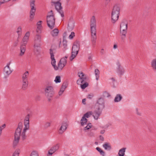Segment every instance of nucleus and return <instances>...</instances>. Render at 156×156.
Masks as SVG:
<instances>
[{"instance_id":"1","label":"nucleus","mask_w":156,"mask_h":156,"mask_svg":"<svg viewBox=\"0 0 156 156\" xmlns=\"http://www.w3.org/2000/svg\"><path fill=\"white\" fill-rule=\"evenodd\" d=\"M90 26V27L92 44L93 46L94 47L95 45L97 37L96 35V20L94 16H92L91 18Z\"/></svg>"},{"instance_id":"2","label":"nucleus","mask_w":156,"mask_h":156,"mask_svg":"<svg viewBox=\"0 0 156 156\" xmlns=\"http://www.w3.org/2000/svg\"><path fill=\"white\" fill-rule=\"evenodd\" d=\"M23 128V123L21 122L19 123L18 126L14 134V140L13 142V147H15L19 143L22 129Z\"/></svg>"},{"instance_id":"3","label":"nucleus","mask_w":156,"mask_h":156,"mask_svg":"<svg viewBox=\"0 0 156 156\" xmlns=\"http://www.w3.org/2000/svg\"><path fill=\"white\" fill-rule=\"evenodd\" d=\"M47 23L48 27L51 30L55 27V19L52 10L47 16Z\"/></svg>"},{"instance_id":"4","label":"nucleus","mask_w":156,"mask_h":156,"mask_svg":"<svg viewBox=\"0 0 156 156\" xmlns=\"http://www.w3.org/2000/svg\"><path fill=\"white\" fill-rule=\"evenodd\" d=\"M44 91L45 96L47 98L48 101H50L55 94L53 87L51 86H47L45 88Z\"/></svg>"},{"instance_id":"5","label":"nucleus","mask_w":156,"mask_h":156,"mask_svg":"<svg viewBox=\"0 0 156 156\" xmlns=\"http://www.w3.org/2000/svg\"><path fill=\"white\" fill-rule=\"evenodd\" d=\"M119 12V7L116 5L114 6L111 14L112 21L113 23H115L118 20Z\"/></svg>"},{"instance_id":"6","label":"nucleus","mask_w":156,"mask_h":156,"mask_svg":"<svg viewBox=\"0 0 156 156\" xmlns=\"http://www.w3.org/2000/svg\"><path fill=\"white\" fill-rule=\"evenodd\" d=\"M61 0H51L52 5H54L56 10L60 14L62 17H64L63 12L62 11V7L61 6Z\"/></svg>"},{"instance_id":"7","label":"nucleus","mask_w":156,"mask_h":156,"mask_svg":"<svg viewBox=\"0 0 156 156\" xmlns=\"http://www.w3.org/2000/svg\"><path fill=\"white\" fill-rule=\"evenodd\" d=\"M35 0H30V12L29 19V20L30 21L33 20L36 11V8L35 7Z\"/></svg>"},{"instance_id":"8","label":"nucleus","mask_w":156,"mask_h":156,"mask_svg":"<svg viewBox=\"0 0 156 156\" xmlns=\"http://www.w3.org/2000/svg\"><path fill=\"white\" fill-rule=\"evenodd\" d=\"M95 108L102 110L105 107V103L103 98H100L97 100L95 105Z\"/></svg>"},{"instance_id":"9","label":"nucleus","mask_w":156,"mask_h":156,"mask_svg":"<svg viewBox=\"0 0 156 156\" xmlns=\"http://www.w3.org/2000/svg\"><path fill=\"white\" fill-rule=\"evenodd\" d=\"M29 121H24V125L25 127L23 129V131L21 135L23 140L25 139V132L27 130L29 129Z\"/></svg>"},{"instance_id":"10","label":"nucleus","mask_w":156,"mask_h":156,"mask_svg":"<svg viewBox=\"0 0 156 156\" xmlns=\"http://www.w3.org/2000/svg\"><path fill=\"white\" fill-rule=\"evenodd\" d=\"M41 37L39 35H37L35 37L34 47L40 48L41 46Z\"/></svg>"},{"instance_id":"11","label":"nucleus","mask_w":156,"mask_h":156,"mask_svg":"<svg viewBox=\"0 0 156 156\" xmlns=\"http://www.w3.org/2000/svg\"><path fill=\"white\" fill-rule=\"evenodd\" d=\"M10 63L11 62L8 63L4 69V73L7 76H9L12 72V70H11L9 66Z\"/></svg>"},{"instance_id":"12","label":"nucleus","mask_w":156,"mask_h":156,"mask_svg":"<svg viewBox=\"0 0 156 156\" xmlns=\"http://www.w3.org/2000/svg\"><path fill=\"white\" fill-rule=\"evenodd\" d=\"M102 110H98V109L95 108V110L92 112V114L94 119L97 120L98 119L101 114Z\"/></svg>"},{"instance_id":"13","label":"nucleus","mask_w":156,"mask_h":156,"mask_svg":"<svg viewBox=\"0 0 156 156\" xmlns=\"http://www.w3.org/2000/svg\"><path fill=\"white\" fill-rule=\"evenodd\" d=\"M67 127V124L66 122H63L62 123V125L59 130V133L62 134L66 130Z\"/></svg>"},{"instance_id":"14","label":"nucleus","mask_w":156,"mask_h":156,"mask_svg":"<svg viewBox=\"0 0 156 156\" xmlns=\"http://www.w3.org/2000/svg\"><path fill=\"white\" fill-rule=\"evenodd\" d=\"M60 145L58 144H56L52 147L48 151V154L50 155H52L58 149Z\"/></svg>"},{"instance_id":"15","label":"nucleus","mask_w":156,"mask_h":156,"mask_svg":"<svg viewBox=\"0 0 156 156\" xmlns=\"http://www.w3.org/2000/svg\"><path fill=\"white\" fill-rule=\"evenodd\" d=\"M50 54L51 55V64L52 66L54 67H56L55 66V60L54 58V55L52 49L51 48L50 49Z\"/></svg>"},{"instance_id":"16","label":"nucleus","mask_w":156,"mask_h":156,"mask_svg":"<svg viewBox=\"0 0 156 156\" xmlns=\"http://www.w3.org/2000/svg\"><path fill=\"white\" fill-rule=\"evenodd\" d=\"M74 27V21L72 18L70 19L68 23V29L69 30L71 31Z\"/></svg>"},{"instance_id":"17","label":"nucleus","mask_w":156,"mask_h":156,"mask_svg":"<svg viewBox=\"0 0 156 156\" xmlns=\"http://www.w3.org/2000/svg\"><path fill=\"white\" fill-rule=\"evenodd\" d=\"M30 36V33L29 32H27L23 39L22 42L21 44L23 45H25L26 46L27 42L29 39V38Z\"/></svg>"},{"instance_id":"18","label":"nucleus","mask_w":156,"mask_h":156,"mask_svg":"<svg viewBox=\"0 0 156 156\" xmlns=\"http://www.w3.org/2000/svg\"><path fill=\"white\" fill-rule=\"evenodd\" d=\"M127 30L120 29V36L122 40H124L126 36Z\"/></svg>"},{"instance_id":"19","label":"nucleus","mask_w":156,"mask_h":156,"mask_svg":"<svg viewBox=\"0 0 156 156\" xmlns=\"http://www.w3.org/2000/svg\"><path fill=\"white\" fill-rule=\"evenodd\" d=\"M120 29L127 30L128 24L125 20H123L120 24Z\"/></svg>"},{"instance_id":"20","label":"nucleus","mask_w":156,"mask_h":156,"mask_svg":"<svg viewBox=\"0 0 156 156\" xmlns=\"http://www.w3.org/2000/svg\"><path fill=\"white\" fill-rule=\"evenodd\" d=\"M125 71L124 69L119 64L118 65V68L117 69V72L120 76L122 75L124 73Z\"/></svg>"},{"instance_id":"21","label":"nucleus","mask_w":156,"mask_h":156,"mask_svg":"<svg viewBox=\"0 0 156 156\" xmlns=\"http://www.w3.org/2000/svg\"><path fill=\"white\" fill-rule=\"evenodd\" d=\"M26 51V46L21 44L20 46V53L19 55L22 56L23 55Z\"/></svg>"},{"instance_id":"22","label":"nucleus","mask_w":156,"mask_h":156,"mask_svg":"<svg viewBox=\"0 0 156 156\" xmlns=\"http://www.w3.org/2000/svg\"><path fill=\"white\" fill-rule=\"evenodd\" d=\"M22 88L23 90H26L28 87V80H22Z\"/></svg>"},{"instance_id":"23","label":"nucleus","mask_w":156,"mask_h":156,"mask_svg":"<svg viewBox=\"0 0 156 156\" xmlns=\"http://www.w3.org/2000/svg\"><path fill=\"white\" fill-rule=\"evenodd\" d=\"M65 66V65L59 62L58 64V66H56L55 67V70H61Z\"/></svg>"},{"instance_id":"24","label":"nucleus","mask_w":156,"mask_h":156,"mask_svg":"<svg viewBox=\"0 0 156 156\" xmlns=\"http://www.w3.org/2000/svg\"><path fill=\"white\" fill-rule=\"evenodd\" d=\"M59 31L57 28H55L51 32V35L53 37L57 36L59 33Z\"/></svg>"},{"instance_id":"25","label":"nucleus","mask_w":156,"mask_h":156,"mask_svg":"<svg viewBox=\"0 0 156 156\" xmlns=\"http://www.w3.org/2000/svg\"><path fill=\"white\" fill-rule=\"evenodd\" d=\"M103 147L105 150L108 151L111 150L112 148L110 144L108 143H105L103 145Z\"/></svg>"},{"instance_id":"26","label":"nucleus","mask_w":156,"mask_h":156,"mask_svg":"<svg viewBox=\"0 0 156 156\" xmlns=\"http://www.w3.org/2000/svg\"><path fill=\"white\" fill-rule=\"evenodd\" d=\"M29 75V72L28 71L25 72L22 75V80H28V77Z\"/></svg>"},{"instance_id":"27","label":"nucleus","mask_w":156,"mask_h":156,"mask_svg":"<svg viewBox=\"0 0 156 156\" xmlns=\"http://www.w3.org/2000/svg\"><path fill=\"white\" fill-rule=\"evenodd\" d=\"M126 148H122L119 151L118 154L119 156H124L125 155V153L126 151Z\"/></svg>"},{"instance_id":"28","label":"nucleus","mask_w":156,"mask_h":156,"mask_svg":"<svg viewBox=\"0 0 156 156\" xmlns=\"http://www.w3.org/2000/svg\"><path fill=\"white\" fill-rule=\"evenodd\" d=\"M78 74L79 77H80V78L77 80L76 81V83H79L80 81L81 80L82 77H83L84 76H86V75L82 72H78Z\"/></svg>"},{"instance_id":"29","label":"nucleus","mask_w":156,"mask_h":156,"mask_svg":"<svg viewBox=\"0 0 156 156\" xmlns=\"http://www.w3.org/2000/svg\"><path fill=\"white\" fill-rule=\"evenodd\" d=\"M122 97L120 94H117L114 99V101L115 102H118L120 101L122 99Z\"/></svg>"},{"instance_id":"30","label":"nucleus","mask_w":156,"mask_h":156,"mask_svg":"<svg viewBox=\"0 0 156 156\" xmlns=\"http://www.w3.org/2000/svg\"><path fill=\"white\" fill-rule=\"evenodd\" d=\"M79 49V48L78 45H75L74 44L73 45L72 48V51L78 53Z\"/></svg>"},{"instance_id":"31","label":"nucleus","mask_w":156,"mask_h":156,"mask_svg":"<svg viewBox=\"0 0 156 156\" xmlns=\"http://www.w3.org/2000/svg\"><path fill=\"white\" fill-rule=\"evenodd\" d=\"M68 57V55L65 56L64 57L62 58L59 62L66 65L67 63V59Z\"/></svg>"},{"instance_id":"32","label":"nucleus","mask_w":156,"mask_h":156,"mask_svg":"<svg viewBox=\"0 0 156 156\" xmlns=\"http://www.w3.org/2000/svg\"><path fill=\"white\" fill-rule=\"evenodd\" d=\"M87 121V119L84 118V117H83L80 120V124L81 126H83L85 124H86Z\"/></svg>"},{"instance_id":"33","label":"nucleus","mask_w":156,"mask_h":156,"mask_svg":"<svg viewBox=\"0 0 156 156\" xmlns=\"http://www.w3.org/2000/svg\"><path fill=\"white\" fill-rule=\"evenodd\" d=\"M77 54V52L76 53L72 51L71 55L69 57L70 60L71 61H72L76 57Z\"/></svg>"},{"instance_id":"34","label":"nucleus","mask_w":156,"mask_h":156,"mask_svg":"<svg viewBox=\"0 0 156 156\" xmlns=\"http://www.w3.org/2000/svg\"><path fill=\"white\" fill-rule=\"evenodd\" d=\"M42 22L41 21H38L37 24V32H38V30H40L42 28V26H41V23Z\"/></svg>"},{"instance_id":"35","label":"nucleus","mask_w":156,"mask_h":156,"mask_svg":"<svg viewBox=\"0 0 156 156\" xmlns=\"http://www.w3.org/2000/svg\"><path fill=\"white\" fill-rule=\"evenodd\" d=\"M94 73L96 76V79L97 80H98L99 77V71L98 69H96L94 70Z\"/></svg>"},{"instance_id":"36","label":"nucleus","mask_w":156,"mask_h":156,"mask_svg":"<svg viewBox=\"0 0 156 156\" xmlns=\"http://www.w3.org/2000/svg\"><path fill=\"white\" fill-rule=\"evenodd\" d=\"M96 149L99 152L100 154L102 156H105V152L102 150L99 147H97L96 148Z\"/></svg>"},{"instance_id":"37","label":"nucleus","mask_w":156,"mask_h":156,"mask_svg":"<svg viewBox=\"0 0 156 156\" xmlns=\"http://www.w3.org/2000/svg\"><path fill=\"white\" fill-rule=\"evenodd\" d=\"M151 66L154 69L156 70V59L152 60L151 62Z\"/></svg>"},{"instance_id":"38","label":"nucleus","mask_w":156,"mask_h":156,"mask_svg":"<svg viewBox=\"0 0 156 156\" xmlns=\"http://www.w3.org/2000/svg\"><path fill=\"white\" fill-rule=\"evenodd\" d=\"M92 114V112L91 111H89L86 113L83 117H84V118H88L90 117V115H91Z\"/></svg>"},{"instance_id":"39","label":"nucleus","mask_w":156,"mask_h":156,"mask_svg":"<svg viewBox=\"0 0 156 156\" xmlns=\"http://www.w3.org/2000/svg\"><path fill=\"white\" fill-rule=\"evenodd\" d=\"M80 85L81 87V88L82 89H84L88 86V84L87 83L85 82L84 83V84H80Z\"/></svg>"},{"instance_id":"40","label":"nucleus","mask_w":156,"mask_h":156,"mask_svg":"<svg viewBox=\"0 0 156 156\" xmlns=\"http://www.w3.org/2000/svg\"><path fill=\"white\" fill-rule=\"evenodd\" d=\"M86 76L82 77L81 80L80 81L79 83H77V84H80L83 83L86 81Z\"/></svg>"},{"instance_id":"41","label":"nucleus","mask_w":156,"mask_h":156,"mask_svg":"<svg viewBox=\"0 0 156 156\" xmlns=\"http://www.w3.org/2000/svg\"><path fill=\"white\" fill-rule=\"evenodd\" d=\"M20 153V150L19 149H17L14 152L12 156H19Z\"/></svg>"},{"instance_id":"42","label":"nucleus","mask_w":156,"mask_h":156,"mask_svg":"<svg viewBox=\"0 0 156 156\" xmlns=\"http://www.w3.org/2000/svg\"><path fill=\"white\" fill-rule=\"evenodd\" d=\"M55 82L56 83H59L61 82L60 76H57L55 77L54 80Z\"/></svg>"},{"instance_id":"43","label":"nucleus","mask_w":156,"mask_h":156,"mask_svg":"<svg viewBox=\"0 0 156 156\" xmlns=\"http://www.w3.org/2000/svg\"><path fill=\"white\" fill-rule=\"evenodd\" d=\"M92 126V125L91 123H88L87 126L84 127V130L86 131V130H88L90 129Z\"/></svg>"},{"instance_id":"44","label":"nucleus","mask_w":156,"mask_h":156,"mask_svg":"<svg viewBox=\"0 0 156 156\" xmlns=\"http://www.w3.org/2000/svg\"><path fill=\"white\" fill-rule=\"evenodd\" d=\"M62 44L63 48H64V50L65 51L66 49V48L67 46V41L66 40H63L62 41Z\"/></svg>"},{"instance_id":"45","label":"nucleus","mask_w":156,"mask_h":156,"mask_svg":"<svg viewBox=\"0 0 156 156\" xmlns=\"http://www.w3.org/2000/svg\"><path fill=\"white\" fill-rule=\"evenodd\" d=\"M51 122H46L44 125V127L45 128H47L49 127H50L51 125Z\"/></svg>"},{"instance_id":"46","label":"nucleus","mask_w":156,"mask_h":156,"mask_svg":"<svg viewBox=\"0 0 156 156\" xmlns=\"http://www.w3.org/2000/svg\"><path fill=\"white\" fill-rule=\"evenodd\" d=\"M22 28L20 27H19L17 30V33H18L19 36L21 34Z\"/></svg>"},{"instance_id":"47","label":"nucleus","mask_w":156,"mask_h":156,"mask_svg":"<svg viewBox=\"0 0 156 156\" xmlns=\"http://www.w3.org/2000/svg\"><path fill=\"white\" fill-rule=\"evenodd\" d=\"M30 156H38V155L36 151H34L31 153Z\"/></svg>"},{"instance_id":"48","label":"nucleus","mask_w":156,"mask_h":156,"mask_svg":"<svg viewBox=\"0 0 156 156\" xmlns=\"http://www.w3.org/2000/svg\"><path fill=\"white\" fill-rule=\"evenodd\" d=\"M75 36V33L73 32H72L71 34L69 36V38L70 39H72Z\"/></svg>"},{"instance_id":"49","label":"nucleus","mask_w":156,"mask_h":156,"mask_svg":"<svg viewBox=\"0 0 156 156\" xmlns=\"http://www.w3.org/2000/svg\"><path fill=\"white\" fill-rule=\"evenodd\" d=\"M30 115L27 114L25 117L24 119V121H29Z\"/></svg>"},{"instance_id":"50","label":"nucleus","mask_w":156,"mask_h":156,"mask_svg":"<svg viewBox=\"0 0 156 156\" xmlns=\"http://www.w3.org/2000/svg\"><path fill=\"white\" fill-rule=\"evenodd\" d=\"M5 124L1 126H0V136L1 134L2 129L3 128H5Z\"/></svg>"},{"instance_id":"51","label":"nucleus","mask_w":156,"mask_h":156,"mask_svg":"<svg viewBox=\"0 0 156 156\" xmlns=\"http://www.w3.org/2000/svg\"><path fill=\"white\" fill-rule=\"evenodd\" d=\"M104 96L108 97L110 96V94L107 92H105L104 93Z\"/></svg>"},{"instance_id":"52","label":"nucleus","mask_w":156,"mask_h":156,"mask_svg":"<svg viewBox=\"0 0 156 156\" xmlns=\"http://www.w3.org/2000/svg\"><path fill=\"white\" fill-rule=\"evenodd\" d=\"M93 96L94 95L93 94H90L88 95L87 98L89 99H91Z\"/></svg>"},{"instance_id":"53","label":"nucleus","mask_w":156,"mask_h":156,"mask_svg":"<svg viewBox=\"0 0 156 156\" xmlns=\"http://www.w3.org/2000/svg\"><path fill=\"white\" fill-rule=\"evenodd\" d=\"M66 89V87H64L63 86H62L60 88V91L64 92V90Z\"/></svg>"},{"instance_id":"54","label":"nucleus","mask_w":156,"mask_h":156,"mask_svg":"<svg viewBox=\"0 0 156 156\" xmlns=\"http://www.w3.org/2000/svg\"><path fill=\"white\" fill-rule=\"evenodd\" d=\"M18 42H19V40L18 39H17L16 41H15L14 42V46H16L17 45Z\"/></svg>"},{"instance_id":"55","label":"nucleus","mask_w":156,"mask_h":156,"mask_svg":"<svg viewBox=\"0 0 156 156\" xmlns=\"http://www.w3.org/2000/svg\"><path fill=\"white\" fill-rule=\"evenodd\" d=\"M99 138L100 140L102 141H103L104 140V137L101 135L100 136Z\"/></svg>"},{"instance_id":"56","label":"nucleus","mask_w":156,"mask_h":156,"mask_svg":"<svg viewBox=\"0 0 156 156\" xmlns=\"http://www.w3.org/2000/svg\"><path fill=\"white\" fill-rule=\"evenodd\" d=\"M111 0H105V5H107L110 2Z\"/></svg>"},{"instance_id":"57","label":"nucleus","mask_w":156,"mask_h":156,"mask_svg":"<svg viewBox=\"0 0 156 156\" xmlns=\"http://www.w3.org/2000/svg\"><path fill=\"white\" fill-rule=\"evenodd\" d=\"M86 99H83L82 100V103L84 105H85L86 104Z\"/></svg>"},{"instance_id":"58","label":"nucleus","mask_w":156,"mask_h":156,"mask_svg":"<svg viewBox=\"0 0 156 156\" xmlns=\"http://www.w3.org/2000/svg\"><path fill=\"white\" fill-rule=\"evenodd\" d=\"M34 48V50L36 51L38 53H39V50L38 49V48Z\"/></svg>"},{"instance_id":"59","label":"nucleus","mask_w":156,"mask_h":156,"mask_svg":"<svg viewBox=\"0 0 156 156\" xmlns=\"http://www.w3.org/2000/svg\"><path fill=\"white\" fill-rule=\"evenodd\" d=\"M100 53L101 55H103L104 54V50L103 49H102L101 50Z\"/></svg>"},{"instance_id":"60","label":"nucleus","mask_w":156,"mask_h":156,"mask_svg":"<svg viewBox=\"0 0 156 156\" xmlns=\"http://www.w3.org/2000/svg\"><path fill=\"white\" fill-rule=\"evenodd\" d=\"M62 86H63L64 87H66V88L67 87V85L66 83H63Z\"/></svg>"},{"instance_id":"61","label":"nucleus","mask_w":156,"mask_h":156,"mask_svg":"<svg viewBox=\"0 0 156 156\" xmlns=\"http://www.w3.org/2000/svg\"><path fill=\"white\" fill-rule=\"evenodd\" d=\"M63 93V92L60 90L58 92L59 95L60 96L62 95Z\"/></svg>"},{"instance_id":"62","label":"nucleus","mask_w":156,"mask_h":156,"mask_svg":"<svg viewBox=\"0 0 156 156\" xmlns=\"http://www.w3.org/2000/svg\"><path fill=\"white\" fill-rule=\"evenodd\" d=\"M117 48V45L116 44H115L113 46V48L115 49Z\"/></svg>"},{"instance_id":"63","label":"nucleus","mask_w":156,"mask_h":156,"mask_svg":"<svg viewBox=\"0 0 156 156\" xmlns=\"http://www.w3.org/2000/svg\"><path fill=\"white\" fill-rule=\"evenodd\" d=\"M105 130H101V133L102 134H104L105 133Z\"/></svg>"},{"instance_id":"64","label":"nucleus","mask_w":156,"mask_h":156,"mask_svg":"<svg viewBox=\"0 0 156 156\" xmlns=\"http://www.w3.org/2000/svg\"><path fill=\"white\" fill-rule=\"evenodd\" d=\"M88 58L89 60H90V59H91V58H92V56H89V57H88Z\"/></svg>"}]
</instances>
